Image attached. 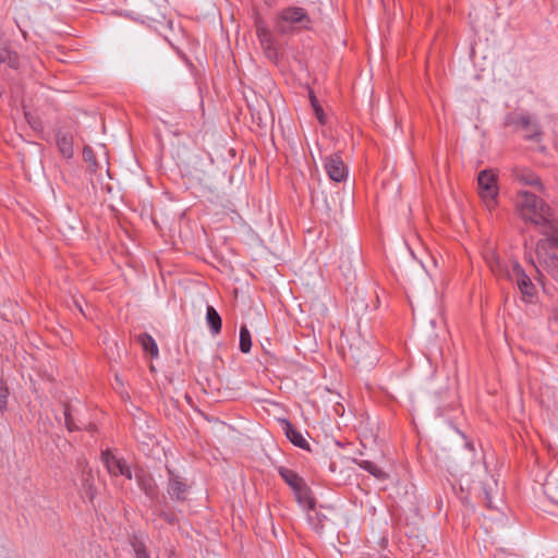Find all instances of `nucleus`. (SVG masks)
I'll return each mask as SVG.
<instances>
[{
    "label": "nucleus",
    "instance_id": "f257e3e1",
    "mask_svg": "<svg viewBox=\"0 0 558 558\" xmlns=\"http://www.w3.org/2000/svg\"><path fill=\"white\" fill-rule=\"evenodd\" d=\"M515 205L521 217L539 229L553 218L550 207L542 198L527 191L518 193Z\"/></svg>",
    "mask_w": 558,
    "mask_h": 558
},
{
    "label": "nucleus",
    "instance_id": "f03ea898",
    "mask_svg": "<svg viewBox=\"0 0 558 558\" xmlns=\"http://www.w3.org/2000/svg\"><path fill=\"white\" fill-rule=\"evenodd\" d=\"M539 232L544 238L536 242L535 253H555L554 250L558 248V222L551 218Z\"/></svg>",
    "mask_w": 558,
    "mask_h": 558
},
{
    "label": "nucleus",
    "instance_id": "7ed1b4c3",
    "mask_svg": "<svg viewBox=\"0 0 558 558\" xmlns=\"http://www.w3.org/2000/svg\"><path fill=\"white\" fill-rule=\"evenodd\" d=\"M480 195L487 206L495 204L498 195L497 175L492 170H483L478 173Z\"/></svg>",
    "mask_w": 558,
    "mask_h": 558
},
{
    "label": "nucleus",
    "instance_id": "20e7f679",
    "mask_svg": "<svg viewBox=\"0 0 558 558\" xmlns=\"http://www.w3.org/2000/svg\"><path fill=\"white\" fill-rule=\"evenodd\" d=\"M509 280L517 284L523 300L531 301L535 295V286L518 262H512V272Z\"/></svg>",
    "mask_w": 558,
    "mask_h": 558
},
{
    "label": "nucleus",
    "instance_id": "39448f33",
    "mask_svg": "<svg viewBox=\"0 0 558 558\" xmlns=\"http://www.w3.org/2000/svg\"><path fill=\"white\" fill-rule=\"evenodd\" d=\"M477 477L478 481L475 483L473 487H469V489H473L475 492L482 493L485 505L490 508L492 507V494L496 490L497 481L493 478V476L488 475L486 466L484 463L477 465Z\"/></svg>",
    "mask_w": 558,
    "mask_h": 558
},
{
    "label": "nucleus",
    "instance_id": "423d86ee",
    "mask_svg": "<svg viewBox=\"0 0 558 558\" xmlns=\"http://www.w3.org/2000/svg\"><path fill=\"white\" fill-rule=\"evenodd\" d=\"M284 23L301 24L306 26V24L310 23V17L304 9L299 7H290L283 9L280 13V21L277 24V28L280 33L287 32Z\"/></svg>",
    "mask_w": 558,
    "mask_h": 558
},
{
    "label": "nucleus",
    "instance_id": "0eeeda50",
    "mask_svg": "<svg viewBox=\"0 0 558 558\" xmlns=\"http://www.w3.org/2000/svg\"><path fill=\"white\" fill-rule=\"evenodd\" d=\"M101 460L106 464L107 470L112 475H123L126 478H132V472L123 459H118L111 454L108 450L102 451Z\"/></svg>",
    "mask_w": 558,
    "mask_h": 558
},
{
    "label": "nucleus",
    "instance_id": "6e6552de",
    "mask_svg": "<svg viewBox=\"0 0 558 558\" xmlns=\"http://www.w3.org/2000/svg\"><path fill=\"white\" fill-rule=\"evenodd\" d=\"M507 124L508 125H517L523 130L526 131V138L534 140L539 134V126L538 124L532 120V118L529 114H521V116H509L507 118Z\"/></svg>",
    "mask_w": 558,
    "mask_h": 558
},
{
    "label": "nucleus",
    "instance_id": "1a4fd4ad",
    "mask_svg": "<svg viewBox=\"0 0 558 558\" xmlns=\"http://www.w3.org/2000/svg\"><path fill=\"white\" fill-rule=\"evenodd\" d=\"M485 260L495 276L509 279L512 272V268L510 269L506 265V263L501 259L495 250L488 248L486 251Z\"/></svg>",
    "mask_w": 558,
    "mask_h": 558
},
{
    "label": "nucleus",
    "instance_id": "9d476101",
    "mask_svg": "<svg viewBox=\"0 0 558 558\" xmlns=\"http://www.w3.org/2000/svg\"><path fill=\"white\" fill-rule=\"evenodd\" d=\"M325 169L328 177L335 182H341L348 174L347 168L338 155H331L326 159Z\"/></svg>",
    "mask_w": 558,
    "mask_h": 558
},
{
    "label": "nucleus",
    "instance_id": "9b49d317",
    "mask_svg": "<svg viewBox=\"0 0 558 558\" xmlns=\"http://www.w3.org/2000/svg\"><path fill=\"white\" fill-rule=\"evenodd\" d=\"M169 473V485H168V494L171 498L177 500H185L187 486L182 481L181 477L175 475L171 470H168Z\"/></svg>",
    "mask_w": 558,
    "mask_h": 558
},
{
    "label": "nucleus",
    "instance_id": "f8f14e48",
    "mask_svg": "<svg viewBox=\"0 0 558 558\" xmlns=\"http://www.w3.org/2000/svg\"><path fill=\"white\" fill-rule=\"evenodd\" d=\"M538 265L558 281V254L535 253Z\"/></svg>",
    "mask_w": 558,
    "mask_h": 558
},
{
    "label": "nucleus",
    "instance_id": "ddd939ff",
    "mask_svg": "<svg viewBox=\"0 0 558 558\" xmlns=\"http://www.w3.org/2000/svg\"><path fill=\"white\" fill-rule=\"evenodd\" d=\"M282 426L287 438L294 445L305 450H311L307 440L289 421L283 420Z\"/></svg>",
    "mask_w": 558,
    "mask_h": 558
},
{
    "label": "nucleus",
    "instance_id": "4468645a",
    "mask_svg": "<svg viewBox=\"0 0 558 558\" xmlns=\"http://www.w3.org/2000/svg\"><path fill=\"white\" fill-rule=\"evenodd\" d=\"M514 178L524 185H531L537 190H543V184L538 175L527 168H515L513 170Z\"/></svg>",
    "mask_w": 558,
    "mask_h": 558
},
{
    "label": "nucleus",
    "instance_id": "2eb2a0df",
    "mask_svg": "<svg viewBox=\"0 0 558 558\" xmlns=\"http://www.w3.org/2000/svg\"><path fill=\"white\" fill-rule=\"evenodd\" d=\"M278 473L282 480L293 489H298L300 486L305 484L304 480L299 476L296 472L284 466L278 468Z\"/></svg>",
    "mask_w": 558,
    "mask_h": 558
},
{
    "label": "nucleus",
    "instance_id": "dca6fc26",
    "mask_svg": "<svg viewBox=\"0 0 558 558\" xmlns=\"http://www.w3.org/2000/svg\"><path fill=\"white\" fill-rule=\"evenodd\" d=\"M57 146L65 158H71L73 156V138L72 135L68 133L58 132L57 133Z\"/></svg>",
    "mask_w": 558,
    "mask_h": 558
},
{
    "label": "nucleus",
    "instance_id": "f3484780",
    "mask_svg": "<svg viewBox=\"0 0 558 558\" xmlns=\"http://www.w3.org/2000/svg\"><path fill=\"white\" fill-rule=\"evenodd\" d=\"M340 260H341L339 264L340 270L343 272L344 276L350 275L353 269V263L359 260L357 250L351 251V252H349V251L342 252V254L340 256Z\"/></svg>",
    "mask_w": 558,
    "mask_h": 558
},
{
    "label": "nucleus",
    "instance_id": "a211bd4d",
    "mask_svg": "<svg viewBox=\"0 0 558 558\" xmlns=\"http://www.w3.org/2000/svg\"><path fill=\"white\" fill-rule=\"evenodd\" d=\"M206 322L213 335H218L221 330V317L210 305L206 308Z\"/></svg>",
    "mask_w": 558,
    "mask_h": 558
},
{
    "label": "nucleus",
    "instance_id": "6ab92c4d",
    "mask_svg": "<svg viewBox=\"0 0 558 558\" xmlns=\"http://www.w3.org/2000/svg\"><path fill=\"white\" fill-rule=\"evenodd\" d=\"M137 341L142 345L143 350L145 352H148L151 357L158 356V347L156 341L153 339V337L146 332L141 333L137 336Z\"/></svg>",
    "mask_w": 558,
    "mask_h": 558
},
{
    "label": "nucleus",
    "instance_id": "aec40b11",
    "mask_svg": "<svg viewBox=\"0 0 558 558\" xmlns=\"http://www.w3.org/2000/svg\"><path fill=\"white\" fill-rule=\"evenodd\" d=\"M82 486L85 495L89 498V500H93L96 495V489L94 487V477L90 469L83 470Z\"/></svg>",
    "mask_w": 558,
    "mask_h": 558
},
{
    "label": "nucleus",
    "instance_id": "412c9836",
    "mask_svg": "<svg viewBox=\"0 0 558 558\" xmlns=\"http://www.w3.org/2000/svg\"><path fill=\"white\" fill-rule=\"evenodd\" d=\"M295 497L303 507L313 509L314 508V500L310 495V488L306 484H303L298 489L294 490Z\"/></svg>",
    "mask_w": 558,
    "mask_h": 558
},
{
    "label": "nucleus",
    "instance_id": "4be33fe9",
    "mask_svg": "<svg viewBox=\"0 0 558 558\" xmlns=\"http://www.w3.org/2000/svg\"><path fill=\"white\" fill-rule=\"evenodd\" d=\"M136 480L141 489L148 497H154L156 495V484L150 476L144 474H136Z\"/></svg>",
    "mask_w": 558,
    "mask_h": 558
},
{
    "label": "nucleus",
    "instance_id": "5701e85b",
    "mask_svg": "<svg viewBox=\"0 0 558 558\" xmlns=\"http://www.w3.org/2000/svg\"><path fill=\"white\" fill-rule=\"evenodd\" d=\"M359 466L369 472L378 480H384L386 477L385 472L379 469L374 462L368 460H362L357 462Z\"/></svg>",
    "mask_w": 558,
    "mask_h": 558
},
{
    "label": "nucleus",
    "instance_id": "b1692460",
    "mask_svg": "<svg viewBox=\"0 0 558 558\" xmlns=\"http://www.w3.org/2000/svg\"><path fill=\"white\" fill-rule=\"evenodd\" d=\"M252 347L251 333L246 326H242L240 329V350L243 353L250 352Z\"/></svg>",
    "mask_w": 558,
    "mask_h": 558
},
{
    "label": "nucleus",
    "instance_id": "393cba45",
    "mask_svg": "<svg viewBox=\"0 0 558 558\" xmlns=\"http://www.w3.org/2000/svg\"><path fill=\"white\" fill-rule=\"evenodd\" d=\"M325 214L327 215V217L331 218V217H335L336 215V211H337V198L335 195H330V198H328L327 196L324 197L323 199V205H322Z\"/></svg>",
    "mask_w": 558,
    "mask_h": 558
},
{
    "label": "nucleus",
    "instance_id": "a878e982",
    "mask_svg": "<svg viewBox=\"0 0 558 558\" xmlns=\"http://www.w3.org/2000/svg\"><path fill=\"white\" fill-rule=\"evenodd\" d=\"M256 33L259 39V43L263 44L266 40H270L272 38L270 31L265 26L264 22L260 19H257L255 22Z\"/></svg>",
    "mask_w": 558,
    "mask_h": 558
},
{
    "label": "nucleus",
    "instance_id": "bb28decb",
    "mask_svg": "<svg viewBox=\"0 0 558 558\" xmlns=\"http://www.w3.org/2000/svg\"><path fill=\"white\" fill-rule=\"evenodd\" d=\"M23 108H24V116H25V119L27 121V123L29 124V126L34 130V131H41L43 130V123H41V120L33 114L32 112H29L27 109H26V105L23 104Z\"/></svg>",
    "mask_w": 558,
    "mask_h": 558
},
{
    "label": "nucleus",
    "instance_id": "cd10ccee",
    "mask_svg": "<svg viewBox=\"0 0 558 558\" xmlns=\"http://www.w3.org/2000/svg\"><path fill=\"white\" fill-rule=\"evenodd\" d=\"M83 158L88 163L90 171L95 172L97 169V161L93 149L89 146L83 148Z\"/></svg>",
    "mask_w": 558,
    "mask_h": 558
},
{
    "label": "nucleus",
    "instance_id": "c85d7f7f",
    "mask_svg": "<svg viewBox=\"0 0 558 558\" xmlns=\"http://www.w3.org/2000/svg\"><path fill=\"white\" fill-rule=\"evenodd\" d=\"M132 547L135 553V558H150L145 544L137 538H134L132 542Z\"/></svg>",
    "mask_w": 558,
    "mask_h": 558
},
{
    "label": "nucleus",
    "instance_id": "c756f323",
    "mask_svg": "<svg viewBox=\"0 0 558 558\" xmlns=\"http://www.w3.org/2000/svg\"><path fill=\"white\" fill-rule=\"evenodd\" d=\"M262 48L264 49V52L266 57L269 60H276L277 59V50L274 46V39L270 38V40H266L265 43L260 44Z\"/></svg>",
    "mask_w": 558,
    "mask_h": 558
},
{
    "label": "nucleus",
    "instance_id": "7c9ffc66",
    "mask_svg": "<svg viewBox=\"0 0 558 558\" xmlns=\"http://www.w3.org/2000/svg\"><path fill=\"white\" fill-rule=\"evenodd\" d=\"M310 99H311V104L314 108L317 119L319 120L320 123H324L325 121H324L323 108L319 106L318 100L315 97V95L313 94V92L310 93Z\"/></svg>",
    "mask_w": 558,
    "mask_h": 558
},
{
    "label": "nucleus",
    "instance_id": "2f4dec72",
    "mask_svg": "<svg viewBox=\"0 0 558 558\" xmlns=\"http://www.w3.org/2000/svg\"><path fill=\"white\" fill-rule=\"evenodd\" d=\"M7 400H8V388L4 381L0 378V411H4L7 409Z\"/></svg>",
    "mask_w": 558,
    "mask_h": 558
},
{
    "label": "nucleus",
    "instance_id": "473e14b6",
    "mask_svg": "<svg viewBox=\"0 0 558 558\" xmlns=\"http://www.w3.org/2000/svg\"><path fill=\"white\" fill-rule=\"evenodd\" d=\"M10 68L17 69L20 66L19 57L16 53L10 51L7 62Z\"/></svg>",
    "mask_w": 558,
    "mask_h": 558
},
{
    "label": "nucleus",
    "instance_id": "72a5a7b5",
    "mask_svg": "<svg viewBox=\"0 0 558 558\" xmlns=\"http://www.w3.org/2000/svg\"><path fill=\"white\" fill-rule=\"evenodd\" d=\"M64 418H65V426L69 430H74L75 429V426H74V423H73V420H72V416L70 414V411L69 409L66 408L65 411H64Z\"/></svg>",
    "mask_w": 558,
    "mask_h": 558
},
{
    "label": "nucleus",
    "instance_id": "f704fd0d",
    "mask_svg": "<svg viewBox=\"0 0 558 558\" xmlns=\"http://www.w3.org/2000/svg\"><path fill=\"white\" fill-rule=\"evenodd\" d=\"M10 50L5 46H0V63H5Z\"/></svg>",
    "mask_w": 558,
    "mask_h": 558
},
{
    "label": "nucleus",
    "instance_id": "c9c22d12",
    "mask_svg": "<svg viewBox=\"0 0 558 558\" xmlns=\"http://www.w3.org/2000/svg\"><path fill=\"white\" fill-rule=\"evenodd\" d=\"M74 303H75V306L84 314V311H83L81 304L77 301H74Z\"/></svg>",
    "mask_w": 558,
    "mask_h": 558
},
{
    "label": "nucleus",
    "instance_id": "e433bc0d",
    "mask_svg": "<svg viewBox=\"0 0 558 558\" xmlns=\"http://www.w3.org/2000/svg\"><path fill=\"white\" fill-rule=\"evenodd\" d=\"M466 447H468L471 451H473V450H474L473 445H472L471 442H466Z\"/></svg>",
    "mask_w": 558,
    "mask_h": 558
}]
</instances>
